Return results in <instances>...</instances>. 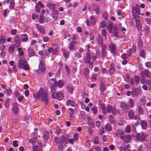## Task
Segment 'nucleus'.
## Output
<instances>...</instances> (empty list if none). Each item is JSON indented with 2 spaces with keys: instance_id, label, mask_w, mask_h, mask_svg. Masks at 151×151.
Wrapping results in <instances>:
<instances>
[{
  "instance_id": "nucleus-1",
  "label": "nucleus",
  "mask_w": 151,
  "mask_h": 151,
  "mask_svg": "<svg viewBox=\"0 0 151 151\" xmlns=\"http://www.w3.org/2000/svg\"><path fill=\"white\" fill-rule=\"evenodd\" d=\"M34 96L36 99L40 98L41 101H45L46 104H48L49 97L48 93L43 88H41L37 94L34 95Z\"/></svg>"
},
{
  "instance_id": "nucleus-2",
  "label": "nucleus",
  "mask_w": 151,
  "mask_h": 151,
  "mask_svg": "<svg viewBox=\"0 0 151 151\" xmlns=\"http://www.w3.org/2000/svg\"><path fill=\"white\" fill-rule=\"evenodd\" d=\"M115 134L118 137H119L123 142L126 143L130 142L132 136L129 134L125 135L124 132L123 131L120 129H118L115 132Z\"/></svg>"
},
{
  "instance_id": "nucleus-3",
  "label": "nucleus",
  "mask_w": 151,
  "mask_h": 151,
  "mask_svg": "<svg viewBox=\"0 0 151 151\" xmlns=\"http://www.w3.org/2000/svg\"><path fill=\"white\" fill-rule=\"evenodd\" d=\"M17 67L19 69L22 68L25 70H27L29 69L28 63L26 61L23 60L19 61Z\"/></svg>"
},
{
  "instance_id": "nucleus-4",
  "label": "nucleus",
  "mask_w": 151,
  "mask_h": 151,
  "mask_svg": "<svg viewBox=\"0 0 151 151\" xmlns=\"http://www.w3.org/2000/svg\"><path fill=\"white\" fill-rule=\"evenodd\" d=\"M147 137L146 134L143 133H137L136 134V139L137 141L143 142Z\"/></svg>"
},
{
  "instance_id": "nucleus-5",
  "label": "nucleus",
  "mask_w": 151,
  "mask_h": 151,
  "mask_svg": "<svg viewBox=\"0 0 151 151\" xmlns=\"http://www.w3.org/2000/svg\"><path fill=\"white\" fill-rule=\"evenodd\" d=\"M91 54L89 52H86V56L83 59L84 63H88L89 64V67H90V60H91Z\"/></svg>"
},
{
  "instance_id": "nucleus-6",
  "label": "nucleus",
  "mask_w": 151,
  "mask_h": 151,
  "mask_svg": "<svg viewBox=\"0 0 151 151\" xmlns=\"http://www.w3.org/2000/svg\"><path fill=\"white\" fill-rule=\"evenodd\" d=\"M102 57L104 58L107 55V52L106 51V45L103 44L101 47Z\"/></svg>"
},
{
  "instance_id": "nucleus-7",
  "label": "nucleus",
  "mask_w": 151,
  "mask_h": 151,
  "mask_svg": "<svg viewBox=\"0 0 151 151\" xmlns=\"http://www.w3.org/2000/svg\"><path fill=\"white\" fill-rule=\"evenodd\" d=\"M40 70L42 72H44L45 70V66L44 61L41 60L40 61L39 66Z\"/></svg>"
},
{
  "instance_id": "nucleus-8",
  "label": "nucleus",
  "mask_w": 151,
  "mask_h": 151,
  "mask_svg": "<svg viewBox=\"0 0 151 151\" xmlns=\"http://www.w3.org/2000/svg\"><path fill=\"white\" fill-rule=\"evenodd\" d=\"M151 73L148 70H145L144 71H142L141 72V76H143L145 77L146 76L147 77L150 78L151 76Z\"/></svg>"
},
{
  "instance_id": "nucleus-9",
  "label": "nucleus",
  "mask_w": 151,
  "mask_h": 151,
  "mask_svg": "<svg viewBox=\"0 0 151 151\" xmlns=\"http://www.w3.org/2000/svg\"><path fill=\"white\" fill-rule=\"evenodd\" d=\"M132 13H137V14H140V8L139 5L136 4L135 6H132Z\"/></svg>"
},
{
  "instance_id": "nucleus-10",
  "label": "nucleus",
  "mask_w": 151,
  "mask_h": 151,
  "mask_svg": "<svg viewBox=\"0 0 151 151\" xmlns=\"http://www.w3.org/2000/svg\"><path fill=\"white\" fill-rule=\"evenodd\" d=\"M76 41H71L68 45V48L70 51L73 50L75 48V44L77 43Z\"/></svg>"
},
{
  "instance_id": "nucleus-11",
  "label": "nucleus",
  "mask_w": 151,
  "mask_h": 151,
  "mask_svg": "<svg viewBox=\"0 0 151 151\" xmlns=\"http://www.w3.org/2000/svg\"><path fill=\"white\" fill-rule=\"evenodd\" d=\"M109 47L111 52L114 54H116V50L115 45L113 43H110Z\"/></svg>"
},
{
  "instance_id": "nucleus-12",
  "label": "nucleus",
  "mask_w": 151,
  "mask_h": 151,
  "mask_svg": "<svg viewBox=\"0 0 151 151\" xmlns=\"http://www.w3.org/2000/svg\"><path fill=\"white\" fill-rule=\"evenodd\" d=\"M68 139L69 138L68 135L65 136V135H63L62 136L61 139L60 140V143L63 144L64 142L68 141Z\"/></svg>"
},
{
  "instance_id": "nucleus-13",
  "label": "nucleus",
  "mask_w": 151,
  "mask_h": 151,
  "mask_svg": "<svg viewBox=\"0 0 151 151\" xmlns=\"http://www.w3.org/2000/svg\"><path fill=\"white\" fill-rule=\"evenodd\" d=\"M36 27L37 29L39 32L42 34H44L45 32V31L44 27L39 24H37Z\"/></svg>"
},
{
  "instance_id": "nucleus-14",
  "label": "nucleus",
  "mask_w": 151,
  "mask_h": 151,
  "mask_svg": "<svg viewBox=\"0 0 151 151\" xmlns=\"http://www.w3.org/2000/svg\"><path fill=\"white\" fill-rule=\"evenodd\" d=\"M111 34L113 36H114L116 37L118 36V29L116 27H114L113 28Z\"/></svg>"
},
{
  "instance_id": "nucleus-15",
  "label": "nucleus",
  "mask_w": 151,
  "mask_h": 151,
  "mask_svg": "<svg viewBox=\"0 0 151 151\" xmlns=\"http://www.w3.org/2000/svg\"><path fill=\"white\" fill-rule=\"evenodd\" d=\"M141 124L142 129H146L147 127V122L145 120L141 121Z\"/></svg>"
},
{
  "instance_id": "nucleus-16",
  "label": "nucleus",
  "mask_w": 151,
  "mask_h": 151,
  "mask_svg": "<svg viewBox=\"0 0 151 151\" xmlns=\"http://www.w3.org/2000/svg\"><path fill=\"white\" fill-rule=\"evenodd\" d=\"M63 95L61 91H58L57 92L56 98L58 99L59 100H62L63 98Z\"/></svg>"
},
{
  "instance_id": "nucleus-17",
  "label": "nucleus",
  "mask_w": 151,
  "mask_h": 151,
  "mask_svg": "<svg viewBox=\"0 0 151 151\" xmlns=\"http://www.w3.org/2000/svg\"><path fill=\"white\" fill-rule=\"evenodd\" d=\"M120 106L123 110H127L129 109V106L124 102L121 103Z\"/></svg>"
},
{
  "instance_id": "nucleus-18",
  "label": "nucleus",
  "mask_w": 151,
  "mask_h": 151,
  "mask_svg": "<svg viewBox=\"0 0 151 151\" xmlns=\"http://www.w3.org/2000/svg\"><path fill=\"white\" fill-rule=\"evenodd\" d=\"M128 116L130 119H133L135 115L134 112L131 109L129 110L128 112Z\"/></svg>"
},
{
  "instance_id": "nucleus-19",
  "label": "nucleus",
  "mask_w": 151,
  "mask_h": 151,
  "mask_svg": "<svg viewBox=\"0 0 151 151\" xmlns=\"http://www.w3.org/2000/svg\"><path fill=\"white\" fill-rule=\"evenodd\" d=\"M47 5L49 8L52 10L55 9V5L52 3L49 2L47 3Z\"/></svg>"
},
{
  "instance_id": "nucleus-20",
  "label": "nucleus",
  "mask_w": 151,
  "mask_h": 151,
  "mask_svg": "<svg viewBox=\"0 0 151 151\" xmlns=\"http://www.w3.org/2000/svg\"><path fill=\"white\" fill-rule=\"evenodd\" d=\"M99 106L100 108L102 109L103 113L104 114H105L106 113V110L105 105L104 104H100Z\"/></svg>"
},
{
  "instance_id": "nucleus-21",
  "label": "nucleus",
  "mask_w": 151,
  "mask_h": 151,
  "mask_svg": "<svg viewBox=\"0 0 151 151\" xmlns=\"http://www.w3.org/2000/svg\"><path fill=\"white\" fill-rule=\"evenodd\" d=\"M137 111L138 113L140 115H143L144 113L143 109L140 105H138L137 106Z\"/></svg>"
},
{
  "instance_id": "nucleus-22",
  "label": "nucleus",
  "mask_w": 151,
  "mask_h": 151,
  "mask_svg": "<svg viewBox=\"0 0 151 151\" xmlns=\"http://www.w3.org/2000/svg\"><path fill=\"white\" fill-rule=\"evenodd\" d=\"M28 56L29 57L34 56L35 54V53L34 50L31 48L29 49L28 50Z\"/></svg>"
},
{
  "instance_id": "nucleus-23",
  "label": "nucleus",
  "mask_w": 151,
  "mask_h": 151,
  "mask_svg": "<svg viewBox=\"0 0 151 151\" xmlns=\"http://www.w3.org/2000/svg\"><path fill=\"white\" fill-rule=\"evenodd\" d=\"M15 45L14 44L11 45L8 50L9 52L10 53L13 52L15 50Z\"/></svg>"
},
{
  "instance_id": "nucleus-24",
  "label": "nucleus",
  "mask_w": 151,
  "mask_h": 151,
  "mask_svg": "<svg viewBox=\"0 0 151 151\" xmlns=\"http://www.w3.org/2000/svg\"><path fill=\"white\" fill-rule=\"evenodd\" d=\"M89 72V70L88 68H85L84 69L83 71V75L84 76L86 77H87Z\"/></svg>"
},
{
  "instance_id": "nucleus-25",
  "label": "nucleus",
  "mask_w": 151,
  "mask_h": 151,
  "mask_svg": "<svg viewBox=\"0 0 151 151\" xmlns=\"http://www.w3.org/2000/svg\"><path fill=\"white\" fill-rule=\"evenodd\" d=\"M13 110L14 111V113L15 114L18 113V104L16 103H14L13 105Z\"/></svg>"
},
{
  "instance_id": "nucleus-26",
  "label": "nucleus",
  "mask_w": 151,
  "mask_h": 151,
  "mask_svg": "<svg viewBox=\"0 0 151 151\" xmlns=\"http://www.w3.org/2000/svg\"><path fill=\"white\" fill-rule=\"evenodd\" d=\"M97 41L99 44L101 45V46L103 45V40L101 36L99 35L98 36Z\"/></svg>"
},
{
  "instance_id": "nucleus-27",
  "label": "nucleus",
  "mask_w": 151,
  "mask_h": 151,
  "mask_svg": "<svg viewBox=\"0 0 151 151\" xmlns=\"http://www.w3.org/2000/svg\"><path fill=\"white\" fill-rule=\"evenodd\" d=\"M136 23L137 27L139 31L140 30L142 29L141 25L140 24V21L139 20H135Z\"/></svg>"
},
{
  "instance_id": "nucleus-28",
  "label": "nucleus",
  "mask_w": 151,
  "mask_h": 151,
  "mask_svg": "<svg viewBox=\"0 0 151 151\" xmlns=\"http://www.w3.org/2000/svg\"><path fill=\"white\" fill-rule=\"evenodd\" d=\"M75 102L73 100H68L66 102V105L68 106L70 105L72 106H73L74 105Z\"/></svg>"
},
{
  "instance_id": "nucleus-29",
  "label": "nucleus",
  "mask_w": 151,
  "mask_h": 151,
  "mask_svg": "<svg viewBox=\"0 0 151 151\" xmlns=\"http://www.w3.org/2000/svg\"><path fill=\"white\" fill-rule=\"evenodd\" d=\"M130 146L129 144H127V145L122 144L120 147V148L126 151L128 148L130 147Z\"/></svg>"
},
{
  "instance_id": "nucleus-30",
  "label": "nucleus",
  "mask_w": 151,
  "mask_h": 151,
  "mask_svg": "<svg viewBox=\"0 0 151 151\" xmlns=\"http://www.w3.org/2000/svg\"><path fill=\"white\" fill-rule=\"evenodd\" d=\"M49 137V133L47 131L44 132L43 134V137L45 140H47Z\"/></svg>"
},
{
  "instance_id": "nucleus-31",
  "label": "nucleus",
  "mask_w": 151,
  "mask_h": 151,
  "mask_svg": "<svg viewBox=\"0 0 151 151\" xmlns=\"http://www.w3.org/2000/svg\"><path fill=\"white\" fill-rule=\"evenodd\" d=\"M105 84L104 82H101L100 83V90L101 92H103L105 90Z\"/></svg>"
},
{
  "instance_id": "nucleus-32",
  "label": "nucleus",
  "mask_w": 151,
  "mask_h": 151,
  "mask_svg": "<svg viewBox=\"0 0 151 151\" xmlns=\"http://www.w3.org/2000/svg\"><path fill=\"white\" fill-rule=\"evenodd\" d=\"M14 42L15 43L19 44L21 42V41L20 40V37L18 35H16L14 37Z\"/></svg>"
},
{
  "instance_id": "nucleus-33",
  "label": "nucleus",
  "mask_w": 151,
  "mask_h": 151,
  "mask_svg": "<svg viewBox=\"0 0 151 151\" xmlns=\"http://www.w3.org/2000/svg\"><path fill=\"white\" fill-rule=\"evenodd\" d=\"M105 129L108 131H111L112 130L111 125L109 123L107 124L105 126Z\"/></svg>"
},
{
  "instance_id": "nucleus-34",
  "label": "nucleus",
  "mask_w": 151,
  "mask_h": 151,
  "mask_svg": "<svg viewBox=\"0 0 151 151\" xmlns=\"http://www.w3.org/2000/svg\"><path fill=\"white\" fill-rule=\"evenodd\" d=\"M114 64H112L109 69V73L111 74H112L114 72Z\"/></svg>"
},
{
  "instance_id": "nucleus-35",
  "label": "nucleus",
  "mask_w": 151,
  "mask_h": 151,
  "mask_svg": "<svg viewBox=\"0 0 151 151\" xmlns=\"http://www.w3.org/2000/svg\"><path fill=\"white\" fill-rule=\"evenodd\" d=\"M63 55L65 58H67L69 56V53L66 50H63Z\"/></svg>"
},
{
  "instance_id": "nucleus-36",
  "label": "nucleus",
  "mask_w": 151,
  "mask_h": 151,
  "mask_svg": "<svg viewBox=\"0 0 151 151\" xmlns=\"http://www.w3.org/2000/svg\"><path fill=\"white\" fill-rule=\"evenodd\" d=\"M143 42L142 40L141 39H139L138 42V47L140 48H142L143 47Z\"/></svg>"
},
{
  "instance_id": "nucleus-37",
  "label": "nucleus",
  "mask_w": 151,
  "mask_h": 151,
  "mask_svg": "<svg viewBox=\"0 0 151 151\" xmlns=\"http://www.w3.org/2000/svg\"><path fill=\"white\" fill-rule=\"evenodd\" d=\"M64 85V83L62 80H60L58 82L57 86L59 88H61Z\"/></svg>"
},
{
  "instance_id": "nucleus-38",
  "label": "nucleus",
  "mask_w": 151,
  "mask_h": 151,
  "mask_svg": "<svg viewBox=\"0 0 151 151\" xmlns=\"http://www.w3.org/2000/svg\"><path fill=\"white\" fill-rule=\"evenodd\" d=\"M21 38L22 42H26L28 40L27 35L26 34L22 35L21 36Z\"/></svg>"
},
{
  "instance_id": "nucleus-39",
  "label": "nucleus",
  "mask_w": 151,
  "mask_h": 151,
  "mask_svg": "<svg viewBox=\"0 0 151 151\" xmlns=\"http://www.w3.org/2000/svg\"><path fill=\"white\" fill-rule=\"evenodd\" d=\"M88 124L90 127H92L94 125V123L93 121L89 117L88 118Z\"/></svg>"
},
{
  "instance_id": "nucleus-40",
  "label": "nucleus",
  "mask_w": 151,
  "mask_h": 151,
  "mask_svg": "<svg viewBox=\"0 0 151 151\" xmlns=\"http://www.w3.org/2000/svg\"><path fill=\"white\" fill-rule=\"evenodd\" d=\"M131 130V127L130 125H127L125 129V132L126 133H129Z\"/></svg>"
},
{
  "instance_id": "nucleus-41",
  "label": "nucleus",
  "mask_w": 151,
  "mask_h": 151,
  "mask_svg": "<svg viewBox=\"0 0 151 151\" xmlns=\"http://www.w3.org/2000/svg\"><path fill=\"white\" fill-rule=\"evenodd\" d=\"M36 137L32 138L29 140V142L30 143H32L33 145L35 144L36 142Z\"/></svg>"
},
{
  "instance_id": "nucleus-42",
  "label": "nucleus",
  "mask_w": 151,
  "mask_h": 151,
  "mask_svg": "<svg viewBox=\"0 0 151 151\" xmlns=\"http://www.w3.org/2000/svg\"><path fill=\"white\" fill-rule=\"evenodd\" d=\"M67 90L70 93H72L73 91V88L72 86L68 85L67 87Z\"/></svg>"
},
{
  "instance_id": "nucleus-43",
  "label": "nucleus",
  "mask_w": 151,
  "mask_h": 151,
  "mask_svg": "<svg viewBox=\"0 0 151 151\" xmlns=\"http://www.w3.org/2000/svg\"><path fill=\"white\" fill-rule=\"evenodd\" d=\"M139 55L140 57H144L145 55V52L144 50H141L140 51Z\"/></svg>"
},
{
  "instance_id": "nucleus-44",
  "label": "nucleus",
  "mask_w": 151,
  "mask_h": 151,
  "mask_svg": "<svg viewBox=\"0 0 151 151\" xmlns=\"http://www.w3.org/2000/svg\"><path fill=\"white\" fill-rule=\"evenodd\" d=\"M45 22V19L43 16L40 15L39 19V22L40 24H43Z\"/></svg>"
},
{
  "instance_id": "nucleus-45",
  "label": "nucleus",
  "mask_w": 151,
  "mask_h": 151,
  "mask_svg": "<svg viewBox=\"0 0 151 151\" xmlns=\"http://www.w3.org/2000/svg\"><path fill=\"white\" fill-rule=\"evenodd\" d=\"M91 110L93 111V113L94 114H96L97 112V107H96L95 106H94L93 107L91 108Z\"/></svg>"
},
{
  "instance_id": "nucleus-46",
  "label": "nucleus",
  "mask_w": 151,
  "mask_h": 151,
  "mask_svg": "<svg viewBox=\"0 0 151 151\" xmlns=\"http://www.w3.org/2000/svg\"><path fill=\"white\" fill-rule=\"evenodd\" d=\"M93 6L95 8V9H93V10H95L96 13L97 14H98L99 13L100 10L99 7L98 6H96L95 5H93Z\"/></svg>"
},
{
  "instance_id": "nucleus-47",
  "label": "nucleus",
  "mask_w": 151,
  "mask_h": 151,
  "mask_svg": "<svg viewBox=\"0 0 151 151\" xmlns=\"http://www.w3.org/2000/svg\"><path fill=\"white\" fill-rule=\"evenodd\" d=\"M112 106L110 105H108L107 107V111L108 113H110L112 110Z\"/></svg>"
},
{
  "instance_id": "nucleus-48",
  "label": "nucleus",
  "mask_w": 151,
  "mask_h": 151,
  "mask_svg": "<svg viewBox=\"0 0 151 151\" xmlns=\"http://www.w3.org/2000/svg\"><path fill=\"white\" fill-rule=\"evenodd\" d=\"M110 122L112 124H113L114 122V118L112 115H110L109 117Z\"/></svg>"
},
{
  "instance_id": "nucleus-49",
  "label": "nucleus",
  "mask_w": 151,
  "mask_h": 151,
  "mask_svg": "<svg viewBox=\"0 0 151 151\" xmlns=\"http://www.w3.org/2000/svg\"><path fill=\"white\" fill-rule=\"evenodd\" d=\"M14 6V0H11L10 4V7L12 9Z\"/></svg>"
},
{
  "instance_id": "nucleus-50",
  "label": "nucleus",
  "mask_w": 151,
  "mask_h": 151,
  "mask_svg": "<svg viewBox=\"0 0 151 151\" xmlns=\"http://www.w3.org/2000/svg\"><path fill=\"white\" fill-rule=\"evenodd\" d=\"M10 103V100L9 99H7L6 101L5 104V106L6 108H8L9 107Z\"/></svg>"
},
{
  "instance_id": "nucleus-51",
  "label": "nucleus",
  "mask_w": 151,
  "mask_h": 151,
  "mask_svg": "<svg viewBox=\"0 0 151 151\" xmlns=\"http://www.w3.org/2000/svg\"><path fill=\"white\" fill-rule=\"evenodd\" d=\"M80 116L82 119H83L86 118V114L84 112H81L80 113Z\"/></svg>"
},
{
  "instance_id": "nucleus-52",
  "label": "nucleus",
  "mask_w": 151,
  "mask_h": 151,
  "mask_svg": "<svg viewBox=\"0 0 151 151\" xmlns=\"http://www.w3.org/2000/svg\"><path fill=\"white\" fill-rule=\"evenodd\" d=\"M105 22L104 20H103L100 25V27L102 28H104L105 26Z\"/></svg>"
},
{
  "instance_id": "nucleus-53",
  "label": "nucleus",
  "mask_w": 151,
  "mask_h": 151,
  "mask_svg": "<svg viewBox=\"0 0 151 151\" xmlns=\"http://www.w3.org/2000/svg\"><path fill=\"white\" fill-rule=\"evenodd\" d=\"M103 17L105 19L107 20L108 17V15L107 13L106 12H104L103 14Z\"/></svg>"
},
{
  "instance_id": "nucleus-54",
  "label": "nucleus",
  "mask_w": 151,
  "mask_h": 151,
  "mask_svg": "<svg viewBox=\"0 0 151 151\" xmlns=\"http://www.w3.org/2000/svg\"><path fill=\"white\" fill-rule=\"evenodd\" d=\"M113 27V23L112 22L110 23L108 26L106 27V28L108 29H112Z\"/></svg>"
},
{
  "instance_id": "nucleus-55",
  "label": "nucleus",
  "mask_w": 151,
  "mask_h": 151,
  "mask_svg": "<svg viewBox=\"0 0 151 151\" xmlns=\"http://www.w3.org/2000/svg\"><path fill=\"white\" fill-rule=\"evenodd\" d=\"M129 102L130 104V106L131 107H133L134 105V102L133 100L132 99H129Z\"/></svg>"
},
{
  "instance_id": "nucleus-56",
  "label": "nucleus",
  "mask_w": 151,
  "mask_h": 151,
  "mask_svg": "<svg viewBox=\"0 0 151 151\" xmlns=\"http://www.w3.org/2000/svg\"><path fill=\"white\" fill-rule=\"evenodd\" d=\"M137 13H132L133 16L134 18L136 20H138V19L139 18V16L136 14Z\"/></svg>"
},
{
  "instance_id": "nucleus-57",
  "label": "nucleus",
  "mask_w": 151,
  "mask_h": 151,
  "mask_svg": "<svg viewBox=\"0 0 151 151\" xmlns=\"http://www.w3.org/2000/svg\"><path fill=\"white\" fill-rule=\"evenodd\" d=\"M132 48H130L129 50L127 51V52L128 54V56H131L132 54Z\"/></svg>"
},
{
  "instance_id": "nucleus-58",
  "label": "nucleus",
  "mask_w": 151,
  "mask_h": 151,
  "mask_svg": "<svg viewBox=\"0 0 151 151\" xmlns=\"http://www.w3.org/2000/svg\"><path fill=\"white\" fill-rule=\"evenodd\" d=\"M60 141L59 138L57 137H55L54 138V141L55 143H56L57 144L59 143V141Z\"/></svg>"
},
{
  "instance_id": "nucleus-59",
  "label": "nucleus",
  "mask_w": 151,
  "mask_h": 151,
  "mask_svg": "<svg viewBox=\"0 0 151 151\" xmlns=\"http://www.w3.org/2000/svg\"><path fill=\"white\" fill-rule=\"evenodd\" d=\"M145 66L149 68H151V62H148L145 63Z\"/></svg>"
},
{
  "instance_id": "nucleus-60",
  "label": "nucleus",
  "mask_w": 151,
  "mask_h": 151,
  "mask_svg": "<svg viewBox=\"0 0 151 151\" xmlns=\"http://www.w3.org/2000/svg\"><path fill=\"white\" fill-rule=\"evenodd\" d=\"M12 145L14 147H17L18 145L17 144V140L14 141L13 142Z\"/></svg>"
},
{
  "instance_id": "nucleus-61",
  "label": "nucleus",
  "mask_w": 151,
  "mask_h": 151,
  "mask_svg": "<svg viewBox=\"0 0 151 151\" xmlns=\"http://www.w3.org/2000/svg\"><path fill=\"white\" fill-rule=\"evenodd\" d=\"M11 93V90L10 89H9L5 90L4 93L7 94L8 95H10Z\"/></svg>"
},
{
  "instance_id": "nucleus-62",
  "label": "nucleus",
  "mask_w": 151,
  "mask_h": 151,
  "mask_svg": "<svg viewBox=\"0 0 151 151\" xmlns=\"http://www.w3.org/2000/svg\"><path fill=\"white\" fill-rule=\"evenodd\" d=\"M133 119L137 120L138 122H139L140 120V118L139 116H135Z\"/></svg>"
},
{
  "instance_id": "nucleus-63",
  "label": "nucleus",
  "mask_w": 151,
  "mask_h": 151,
  "mask_svg": "<svg viewBox=\"0 0 151 151\" xmlns=\"http://www.w3.org/2000/svg\"><path fill=\"white\" fill-rule=\"evenodd\" d=\"M63 144H60L58 146L59 150L60 151H62L63 150Z\"/></svg>"
},
{
  "instance_id": "nucleus-64",
  "label": "nucleus",
  "mask_w": 151,
  "mask_h": 151,
  "mask_svg": "<svg viewBox=\"0 0 151 151\" xmlns=\"http://www.w3.org/2000/svg\"><path fill=\"white\" fill-rule=\"evenodd\" d=\"M145 20L147 24L151 25V19L146 18Z\"/></svg>"
}]
</instances>
